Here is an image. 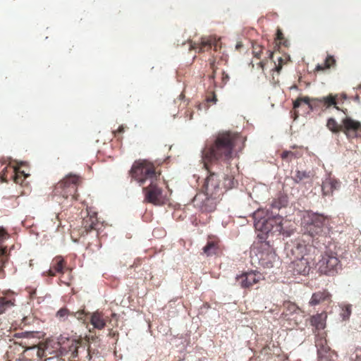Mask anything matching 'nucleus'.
<instances>
[{
	"label": "nucleus",
	"instance_id": "obj_1",
	"mask_svg": "<svg viewBox=\"0 0 361 361\" xmlns=\"http://www.w3.org/2000/svg\"><path fill=\"white\" fill-rule=\"evenodd\" d=\"M245 141V138L238 133L224 132L219 133L212 144L206 145L202 150V157L205 161L204 166L210 174L202 186L203 193L217 197L222 195L218 176L210 171L207 163L223 162L228 166L229 161L233 158L234 149L238 147L241 149L244 147Z\"/></svg>",
	"mask_w": 361,
	"mask_h": 361
},
{
	"label": "nucleus",
	"instance_id": "obj_2",
	"mask_svg": "<svg viewBox=\"0 0 361 361\" xmlns=\"http://www.w3.org/2000/svg\"><path fill=\"white\" fill-rule=\"evenodd\" d=\"M190 44V50L192 49H198L199 52H204L211 49H213L214 51L217 53L216 55L212 56V59L210 61V68L212 70V73L209 75V78L211 80H214L215 78V74L217 70V67L216 66V61L219 59L218 63L221 61L226 63L228 56L227 54L224 52H221V49L222 48V44L220 41V38H216V37L209 36V37H204L200 39V41L198 42H193L191 40L189 41Z\"/></svg>",
	"mask_w": 361,
	"mask_h": 361
},
{
	"label": "nucleus",
	"instance_id": "obj_3",
	"mask_svg": "<svg viewBox=\"0 0 361 361\" xmlns=\"http://www.w3.org/2000/svg\"><path fill=\"white\" fill-rule=\"evenodd\" d=\"M82 179L79 176L69 174L57 183L53 189L52 196L60 204L70 199L71 202L78 200L77 190Z\"/></svg>",
	"mask_w": 361,
	"mask_h": 361
},
{
	"label": "nucleus",
	"instance_id": "obj_4",
	"mask_svg": "<svg viewBox=\"0 0 361 361\" xmlns=\"http://www.w3.org/2000/svg\"><path fill=\"white\" fill-rule=\"evenodd\" d=\"M82 179L79 176L69 174L57 183L53 189L52 196L60 204L70 199L71 202L78 200L77 190Z\"/></svg>",
	"mask_w": 361,
	"mask_h": 361
},
{
	"label": "nucleus",
	"instance_id": "obj_5",
	"mask_svg": "<svg viewBox=\"0 0 361 361\" xmlns=\"http://www.w3.org/2000/svg\"><path fill=\"white\" fill-rule=\"evenodd\" d=\"M129 174L140 185H143L147 181L157 180L161 176V173L156 171L154 165L146 160L135 161L129 171Z\"/></svg>",
	"mask_w": 361,
	"mask_h": 361
},
{
	"label": "nucleus",
	"instance_id": "obj_6",
	"mask_svg": "<svg viewBox=\"0 0 361 361\" xmlns=\"http://www.w3.org/2000/svg\"><path fill=\"white\" fill-rule=\"evenodd\" d=\"M338 99V94H329L327 96L320 98L310 99L308 97H299L293 102V108L298 109L302 103L308 105V107L312 110L320 109L322 111H326L331 107H334L337 110L340 108L337 106Z\"/></svg>",
	"mask_w": 361,
	"mask_h": 361
},
{
	"label": "nucleus",
	"instance_id": "obj_7",
	"mask_svg": "<svg viewBox=\"0 0 361 361\" xmlns=\"http://www.w3.org/2000/svg\"><path fill=\"white\" fill-rule=\"evenodd\" d=\"M36 334L33 331L15 333L13 338L10 341H13L15 345L25 348L24 350L35 352L36 357L41 359L44 356V350L37 347L38 338L35 336Z\"/></svg>",
	"mask_w": 361,
	"mask_h": 361
},
{
	"label": "nucleus",
	"instance_id": "obj_8",
	"mask_svg": "<svg viewBox=\"0 0 361 361\" xmlns=\"http://www.w3.org/2000/svg\"><path fill=\"white\" fill-rule=\"evenodd\" d=\"M161 178L157 180L149 182L147 187L142 188L145 195V201L156 206L164 205L167 201L166 194L164 192L161 187Z\"/></svg>",
	"mask_w": 361,
	"mask_h": 361
},
{
	"label": "nucleus",
	"instance_id": "obj_9",
	"mask_svg": "<svg viewBox=\"0 0 361 361\" xmlns=\"http://www.w3.org/2000/svg\"><path fill=\"white\" fill-rule=\"evenodd\" d=\"M326 218L317 213H307L302 219V225L306 233L310 236L321 235L324 232Z\"/></svg>",
	"mask_w": 361,
	"mask_h": 361
},
{
	"label": "nucleus",
	"instance_id": "obj_10",
	"mask_svg": "<svg viewBox=\"0 0 361 361\" xmlns=\"http://www.w3.org/2000/svg\"><path fill=\"white\" fill-rule=\"evenodd\" d=\"M317 266L319 272L326 275H334L341 267L336 253L332 251L325 252L318 261Z\"/></svg>",
	"mask_w": 361,
	"mask_h": 361
},
{
	"label": "nucleus",
	"instance_id": "obj_11",
	"mask_svg": "<svg viewBox=\"0 0 361 361\" xmlns=\"http://www.w3.org/2000/svg\"><path fill=\"white\" fill-rule=\"evenodd\" d=\"M257 258L259 263L264 268L274 267L276 259V254L267 241H262L257 243Z\"/></svg>",
	"mask_w": 361,
	"mask_h": 361
},
{
	"label": "nucleus",
	"instance_id": "obj_12",
	"mask_svg": "<svg viewBox=\"0 0 361 361\" xmlns=\"http://www.w3.org/2000/svg\"><path fill=\"white\" fill-rule=\"evenodd\" d=\"M283 219L281 216H275L268 218H259L255 223L257 229L268 234L269 233H279L283 231Z\"/></svg>",
	"mask_w": 361,
	"mask_h": 361
},
{
	"label": "nucleus",
	"instance_id": "obj_13",
	"mask_svg": "<svg viewBox=\"0 0 361 361\" xmlns=\"http://www.w3.org/2000/svg\"><path fill=\"white\" fill-rule=\"evenodd\" d=\"M219 197L209 196L206 193L197 194L194 199V205L199 208L202 212H212L216 208L217 200Z\"/></svg>",
	"mask_w": 361,
	"mask_h": 361
},
{
	"label": "nucleus",
	"instance_id": "obj_14",
	"mask_svg": "<svg viewBox=\"0 0 361 361\" xmlns=\"http://www.w3.org/2000/svg\"><path fill=\"white\" fill-rule=\"evenodd\" d=\"M286 312L282 313L283 318L289 322L291 328L297 326L302 322L303 312L293 302L284 303Z\"/></svg>",
	"mask_w": 361,
	"mask_h": 361
},
{
	"label": "nucleus",
	"instance_id": "obj_15",
	"mask_svg": "<svg viewBox=\"0 0 361 361\" xmlns=\"http://www.w3.org/2000/svg\"><path fill=\"white\" fill-rule=\"evenodd\" d=\"M348 140L361 137V123L350 117L342 120V131Z\"/></svg>",
	"mask_w": 361,
	"mask_h": 361
},
{
	"label": "nucleus",
	"instance_id": "obj_16",
	"mask_svg": "<svg viewBox=\"0 0 361 361\" xmlns=\"http://www.w3.org/2000/svg\"><path fill=\"white\" fill-rule=\"evenodd\" d=\"M262 274L257 271L244 272L236 276V282L244 289H250L255 284L262 280Z\"/></svg>",
	"mask_w": 361,
	"mask_h": 361
},
{
	"label": "nucleus",
	"instance_id": "obj_17",
	"mask_svg": "<svg viewBox=\"0 0 361 361\" xmlns=\"http://www.w3.org/2000/svg\"><path fill=\"white\" fill-rule=\"evenodd\" d=\"M289 269L293 271V274L307 275L311 269V262L309 257L293 259L289 265Z\"/></svg>",
	"mask_w": 361,
	"mask_h": 361
},
{
	"label": "nucleus",
	"instance_id": "obj_18",
	"mask_svg": "<svg viewBox=\"0 0 361 361\" xmlns=\"http://www.w3.org/2000/svg\"><path fill=\"white\" fill-rule=\"evenodd\" d=\"M310 249V245L305 244L303 240H298L293 243L288 255L293 259L307 258V252Z\"/></svg>",
	"mask_w": 361,
	"mask_h": 361
},
{
	"label": "nucleus",
	"instance_id": "obj_19",
	"mask_svg": "<svg viewBox=\"0 0 361 361\" xmlns=\"http://www.w3.org/2000/svg\"><path fill=\"white\" fill-rule=\"evenodd\" d=\"M202 250L207 257L221 254L222 249L219 239L216 236H209L207 244Z\"/></svg>",
	"mask_w": 361,
	"mask_h": 361
},
{
	"label": "nucleus",
	"instance_id": "obj_20",
	"mask_svg": "<svg viewBox=\"0 0 361 361\" xmlns=\"http://www.w3.org/2000/svg\"><path fill=\"white\" fill-rule=\"evenodd\" d=\"M68 269L66 262L61 256L55 257L51 262L50 269L47 271L49 276H55L56 274H63Z\"/></svg>",
	"mask_w": 361,
	"mask_h": 361
},
{
	"label": "nucleus",
	"instance_id": "obj_21",
	"mask_svg": "<svg viewBox=\"0 0 361 361\" xmlns=\"http://www.w3.org/2000/svg\"><path fill=\"white\" fill-rule=\"evenodd\" d=\"M341 187V182L334 177L329 176L322 182V190L323 195H331L334 190H338Z\"/></svg>",
	"mask_w": 361,
	"mask_h": 361
},
{
	"label": "nucleus",
	"instance_id": "obj_22",
	"mask_svg": "<svg viewBox=\"0 0 361 361\" xmlns=\"http://www.w3.org/2000/svg\"><path fill=\"white\" fill-rule=\"evenodd\" d=\"M90 324L93 328L89 329L90 333H93L94 329L102 330L104 329L106 324V319L102 312L96 311L90 314Z\"/></svg>",
	"mask_w": 361,
	"mask_h": 361
},
{
	"label": "nucleus",
	"instance_id": "obj_23",
	"mask_svg": "<svg viewBox=\"0 0 361 361\" xmlns=\"http://www.w3.org/2000/svg\"><path fill=\"white\" fill-rule=\"evenodd\" d=\"M98 224L97 214L94 212L92 214H88L87 216L83 218L81 234L84 235L85 234H87L90 231L96 229Z\"/></svg>",
	"mask_w": 361,
	"mask_h": 361
},
{
	"label": "nucleus",
	"instance_id": "obj_24",
	"mask_svg": "<svg viewBox=\"0 0 361 361\" xmlns=\"http://www.w3.org/2000/svg\"><path fill=\"white\" fill-rule=\"evenodd\" d=\"M331 295L326 290H319L312 294L310 301V305L314 306L321 302L329 300Z\"/></svg>",
	"mask_w": 361,
	"mask_h": 361
},
{
	"label": "nucleus",
	"instance_id": "obj_25",
	"mask_svg": "<svg viewBox=\"0 0 361 361\" xmlns=\"http://www.w3.org/2000/svg\"><path fill=\"white\" fill-rule=\"evenodd\" d=\"M326 315L325 314H317L311 317V324L314 326L317 330L324 329L326 326Z\"/></svg>",
	"mask_w": 361,
	"mask_h": 361
},
{
	"label": "nucleus",
	"instance_id": "obj_26",
	"mask_svg": "<svg viewBox=\"0 0 361 361\" xmlns=\"http://www.w3.org/2000/svg\"><path fill=\"white\" fill-rule=\"evenodd\" d=\"M14 298L10 296L0 295V314L4 313L7 310L14 305Z\"/></svg>",
	"mask_w": 361,
	"mask_h": 361
},
{
	"label": "nucleus",
	"instance_id": "obj_27",
	"mask_svg": "<svg viewBox=\"0 0 361 361\" xmlns=\"http://www.w3.org/2000/svg\"><path fill=\"white\" fill-rule=\"evenodd\" d=\"M336 59L333 56L328 55L324 61V64H318L315 68L317 71H323L327 68L334 67L336 66Z\"/></svg>",
	"mask_w": 361,
	"mask_h": 361
},
{
	"label": "nucleus",
	"instance_id": "obj_28",
	"mask_svg": "<svg viewBox=\"0 0 361 361\" xmlns=\"http://www.w3.org/2000/svg\"><path fill=\"white\" fill-rule=\"evenodd\" d=\"M10 170L12 171V178L16 183L22 184L25 178L27 176L24 171H20L19 169L15 167H10Z\"/></svg>",
	"mask_w": 361,
	"mask_h": 361
},
{
	"label": "nucleus",
	"instance_id": "obj_29",
	"mask_svg": "<svg viewBox=\"0 0 361 361\" xmlns=\"http://www.w3.org/2000/svg\"><path fill=\"white\" fill-rule=\"evenodd\" d=\"M326 127L330 131L335 134L342 131V123L339 124L334 118H329L327 120Z\"/></svg>",
	"mask_w": 361,
	"mask_h": 361
},
{
	"label": "nucleus",
	"instance_id": "obj_30",
	"mask_svg": "<svg viewBox=\"0 0 361 361\" xmlns=\"http://www.w3.org/2000/svg\"><path fill=\"white\" fill-rule=\"evenodd\" d=\"M318 361H334V357H336V353L331 349L324 352L318 353Z\"/></svg>",
	"mask_w": 361,
	"mask_h": 361
},
{
	"label": "nucleus",
	"instance_id": "obj_31",
	"mask_svg": "<svg viewBox=\"0 0 361 361\" xmlns=\"http://www.w3.org/2000/svg\"><path fill=\"white\" fill-rule=\"evenodd\" d=\"M315 345L317 348V354L331 349L327 345V341L324 337H318L315 341Z\"/></svg>",
	"mask_w": 361,
	"mask_h": 361
},
{
	"label": "nucleus",
	"instance_id": "obj_32",
	"mask_svg": "<svg viewBox=\"0 0 361 361\" xmlns=\"http://www.w3.org/2000/svg\"><path fill=\"white\" fill-rule=\"evenodd\" d=\"M310 173L304 171H297L293 176V179L296 183H300L303 182L305 180L310 178Z\"/></svg>",
	"mask_w": 361,
	"mask_h": 361
},
{
	"label": "nucleus",
	"instance_id": "obj_33",
	"mask_svg": "<svg viewBox=\"0 0 361 361\" xmlns=\"http://www.w3.org/2000/svg\"><path fill=\"white\" fill-rule=\"evenodd\" d=\"M35 355V353L31 351L23 350V353L16 360V361H34L33 358Z\"/></svg>",
	"mask_w": 361,
	"mask_h": 361
},
{
	"label": "nucleus",
	"instance_id": "obj_34",
	"mask_svg": "<svg viewBox=\"0 0 361 361\" xmlns=\"http://www.w3.org/2000/svg\"><path fill=\"white\" fill-rule=\"evenodd\" d=\"M229 79L230 78L228 75L223 71L221 72V82H215L214 79L212 80L214 81V85L215 87L222 88L227 83Z\"/></svg>",
	"mask_w": 361,
	"mask_h": 361
},
{
	"label": "nucleus",
	"instance_id": "obj_35",
	"mask_svg": "<svg viewBox=\"0 0 361 361\" xmlns=\"http://www.w3.org/2000/svg\"><path fill=\"white\" fill-rule=\"evenodd\" d=\"M350 361H361V348H356L351 353Z\"/></svg>",
	"mask_w": 361,
	"mask_h": 361
},
{
	"label": "nucleus",
	"instance_id": "obj_36",
	"mask_svg": "<svg viewBox=\"0 0 361 361\" xmlns=\"http://www.w3.org/2000/svg\"><path fill=\"white\" fill-rule=\"evenodd\" d=\"M281 157L284 160L291 161L293 159L296 158V154L291 151H283L281 154Z\"/></svg>",
	"mask_w": 361,
	"mask_h": 361
},
{
	"label": "nucleus",
	"instance_id": "obj_37",
	"mask_svg": "<svg viewBox=\"0 0 361 361\" xmlns=\"http://www.w3.org/2000/svg\"><path fill=\"white\" fill-rule=\"evenodd\" d=\"M205 101L207 104H216L217 98L215 92L214 91L209 92L206 96Z\"/></svg>",
	"mask_w": 361,
	"mask_h": 361
},
{
	"label": "nucleus",
	"instance_id": "obj_38",
	"mask_svg": "<svg viewBox=\"0 0 361 361\" xmlns=\"http://www.w3.org/2000/svg\"><path fill=\"white\" fill-rule=\"evenodd\" d=\"M71 313L66 308H61L56 312V317L60 319H65Z\"/></svg>",
	"mask_w": 361,
	"mask_h": 361
},
{
	"label": "nucleus",
	"instance_id": "obj_39",
	"mask_svg": "<svg viewBox=\"0 0 361 361\" xmlns=\"http://www.w3.org/2000/svg\"><path fill=\"white\" fill-rule=\"evenodd\" d=\"M262 52V46H260L257 44H255L252 46V54L255 58L259 59Z\"/></svg>",
	"mask_w": 361,
	"mask_h": 361
},
{
	"label": "nucleus",
	"instance_id": "obj_40",
	"mask_svg": "<svg viewBox=\"0 0 361 361\" xmlns=\"http://www.w3.org/2000/svg\"><path fill=\"white\" fill-rule=\"evenodd\" d=\"M71 315L76 317L78 320H81V321H83V322H85V321L86 320L87 314L85 313L84 310H81V311H78L76 312H72Z\"/></svg>",
	"mask_w": 361,
	"mask_h": 361
},
{
	"label": "nucleus",
	"instance_id": "obj_41",
	"mask_svg": "<svg viewBox=\"0 0 361 361\" xmlns=\"http://www.w3.org/2000/svg\"><path fill=\"white\" fill-rule=\"evenodd\" d=\"M351 314V306L350 305H345L342 309V313L341 316L343 319H348Z\"/></svg>",
	"mask_w": 361,
	"mask_h": 361
},
{
	"label": "nucleus",
	"instance_id": "obj_42",
	"mask_svg": "<svg viewBox=\"0 0 361 361\" xmlns=\"http://www.w3.org/2000/svg\"><path fill=\"white\" fill-rule=\"evenodd\" d=\"M276 39L279 42L280 44H281L286 47L287 46V44H286L287 40L285 39L282 31L279 29L277 30Z\"/></svg>",
	"mask_w": 361,
	"mask_h": 361
},
{
	"label": "nucleus",
	"instance_id": "obj_43",
	"mask_svg": "<svg viewBox=\"0 0 361 361\" xmlns=\"http://www.w3.org/2000/svg\"><path fill=\"white\" fill-rule=\"evenodd\" d=\"M225 187L227 188H231L234 186V178L233 176H227V178L225 179Z\"/></svg>",
	"mask_w": 361,
	"mask_h": 361
},
{
	"label": "nucleus",
	"instance_id": "obj_44",
	"mask_svg": "<svg viewBox=\"0 0 361 361\" xmlns=\"http://www.w3.org/2000/svg\"><path fill=\"white\" fill-rule=\"evenodd\" d=\"M98 354H99V351L97 350L92 349L90 345H88L87 355V357L88 358V360H91L94 355H97Z\"/></svg>",
	"mask_w": 361,
	"mask_h": 361
},
{
	"label": "nucleus",
	"instance_id": "obj_45",
	"mask_svg": "<svg viewBox=\"0 0 361 361\" xmlns=\"http://www.w3.org/2000/svg\"><path fill=\"white\" fill-rule=\"evenodd\" d=\"M98 339H99V338L96 335L85 336V341L87 342L88 343L90 342H95Z\"/></svg>",
	"mask_w": 361,
	"mask_h": 361
},
{
	"label": "nucleus",
	"instance_id": "obj_46",
	"mask_svg": "<svg viewBox=\"0 0 361 361\" xmlns=\"http://www.w3.org/2000/svg\"><path fill=\"white\" fill-rule=\"evenodd\" d=\"M124 130H125V127L123 125H121L118 127V128L116 130H114L113 133H114L115 137H118V135L120 134H122L123 133H124Z\"/></svg>",
	"mask_w": 361,
	"mask_h": 361
},
{
	"label": "nucleus",
	"instance_id": "obj_47",
	"mask_svg": "<svg viewBox=\"0 0 361 361\" xmlns=\"http://www.w3.org/2000/svg\"><path fill=\"white\" fill-rule=\"evenodd\" d=\"M44 361H64L61 358H60L59 356H52L49 357L45 359Z\"/></svg>",
	"mask_w": 361,
	"mask_h": 361
},
{
	"label": "nucleus",
	"instance_id": "obj_48",
	"mask_svg": "<svg viewBox=\"0 0 361 361\" xmlns=\"http://www.w3.org/2000/svg\"><path fill=\"white\" fill-rule=\"evenodd\" d=\"M282 61H283V59L280 57V58L279 59V65H278V66H276L275 67V70H276L278 73L281 71V68H282V66H281V63H282Z\"/></svg>",
	"mask_w": 361,
	"mask_h": 361
},
{
	"label": "nucleus",
	"instance_id": "obj_49",
	"mask_svg": "<svg viewBox=\"0 0 361 361\" xmlns=\"http://www.w3.org/2000/svg\"><path fill=\"white\" fill-rule=\"evenodd\" d=\"M265 65H266L265 61H261L257 63L258 67L262 69V72L264 71Z\"/></svg>",
	"mask_w": 361,
	"mask_h": 361
},
{
	"label": "nucleus",
	"instance_id": "obj_50",
	"mask_svg": "<svg viewBox=\"0 0 361 361\" xmlns=\"http://www.w3.org/2000/svg\"><path fill=\"white\" fill-rule=\"evenodd\" d=\"M116 334H118L116 331H114L112 329L109 331V336L111 337L115 336Z\"/></svg>",
	"mask_w": 361,
	"mask_h": 361
},
{
	"label": "nucleus",
	"instance_id": "obj_51",
	"mask_svg": "<svg viewBox=\"0 0 361 361\" xmlns=\"http://www.w3.org/2000/svg\"><path fill=\"white\" fill-rule=\"evenodd\" d=\"M242 46H243L242 43L238 42V43H237L235 48H236V49H239Z\"/></svg>",
	"mask_w": 361,
	"mask_h": 361
},
{
	"label": "nucleus",
	"instance_id": "obj_52",
	"mask_svg": "<svg viewBox=\"0 0 361 361\" xmlns=\"http://www.w3.org/2000/svg\"><path fill=\"white\" fill-rule=\"evenodd\" d=\"M259 216V212H257V213H255V219L256 220H257V219L258 218Z\"/></svg>",
	"mask_w": 361,
	"mask_h": 361
},
{
	"label": "nucleus",
	"instance_id": "obj_53",
	"mask_svg": "<svg viewBox=\"0 0 361 361\" xmlns=\"http://www.w3.org/2000/svg\"><path fill=\"white\" fill-rule=\"evenodd\" d=\"M272 207H278V208L279 207L278 205H276V202H274L272 204Z\"/></svg>",
	"mask_w": 361,
	"mask_h": 361
},
{
	"label": "nucleus",
	"instance_id": "obj_54",
	"mask_svg": "<svg viewBox=\"0 0 361 361\" xmlns=\"http://www.w3.org/2000/svg\"><path fill=\"white\" fill-rule=\"evenodd\" d=\"M341 97H343V99H346V95L345 94H342Z\"/></svg>",
	"mask_w": 361,
	"mask_h": 361
},
{
	"label": "nucleus",
	"instance_id": "obj_55",
	"mask_svg": "<svg viewBox=\"0 0 361 361\" xmlns=\"http://www.w3.org/2000/svg\"><path fill=\"white\" fill-rule=\"evenodd\" d=\"M273 55H274V53H273V52H270V54H269V56H270L271 58H272V57H273Z\"/></svg>",
	"mask_w": 361,
	"mask_h": 361
},
{
	"label": "nucleus",
	"instance_id": "obj_56",
	"mask_svg": "<svg viewBox=\"0 0 361 361\" xmlns=\"http://www.w3.org/2000/svg\"><path fill=\"white\" fill-rule=\"evenodd\" d=\"M4 170H6V171H7V170H8V166H5V168L3 169V171H4Z\"/></svg>",
	"mask_w": 361,
	"mask_h": 361
},
{
	"label": "nucleus",
	"instance_id": "obj_57",
	"mask_svg": "<svg viewBox=\"0 0 361 361\" xmlns=\"http://www.w3.org/2000/svg\"><path fill=\"white\" fill-rule=\"evenodd\" d=\"M3 176H4V177H5V178L6 177V175L5 174V173H3Z\"/></svg>",
	"mask_w": 361,
	"mask_h": 361
},
{
	"label": "nucleus",
	"instance_id": "obj_58",
	"mask_svg": "<svg viewBox=\"0 0 361 361\" xmlns=\"http://www.w3.org/2000/svg\"><path fill=\"white\" fill-rule=\"evenodd\" d=\"M56 219H59V214L56 215Z\"/></svg>",
	"mask_w": 361,
	"mask_h": 361
}]
</instances>
